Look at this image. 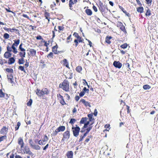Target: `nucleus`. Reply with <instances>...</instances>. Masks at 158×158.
<instances>
[{
  "label": "nucleus",
  "mask_w": 158,
  "mask_h": 158,
  "mask_svg": "<svg viewBox=\"0 0 158 158\" xmlns=\"http://www.w3.org/2000/svg\"><path fill=\"white\" fill-rule=\"evenodd\" d=\"M48 93L49 91L46 88L43 89L42 90L37 89L36 91V94L39 97H41L44 94H48Z\"/></svg>",
  "instance_id": "obj_3"
},
{
  "label": "nucleus",
  "mask_w": 158,
  "mask_h": 158,
  "mask_svg": "<svg viewBox=\"0 0 158 158\" xmlns=\"http://www.w3.org/2000/svg\"><path fill=\"white\" fill-rule=\"evenodd\" d=\"M8 29H9V30H8V32L10 31L11 32H12L14 31H15L16 32V33H18V34H19V31L18 29H17L15 28H13L12 29L8 28Z\"/></svg>",
  "instance_id": "obj_21"
},
{
  "label": "nucleus",
  "mask_w": 158,
  "mask_h": 158,
  "mask_svg": "<svg viewBox=\"0 0 158 158\" xmlns=\"http://www.w3.org/2000/svg\"><path fill=\"white\" fill-rule=\"evenodd\" d=\"M45 16L46 19H47L48 20V21L49 22L50 20L48 18V17L50 16L49 13L48 12H46L45 13Z\"/></svg>",
  "instance_id": "obj_30"
},
{
  "label": "nucleus",
  "mask_w": 158,
  "mask_h": 158,
  "mask_svg": "<svg viewBox=\"0 0 158 158\" xmlns=\"http://www.w3.org/2000/svg\"><path fill=\"white\" fill-rule=\"evenodd\" d=\"M6 71L7 72L11 73H13V70L12 69L6 68Z\"/></svg>",
  "instance_id": "obj_34"
},
{
  "label": "nucleus",
  "mask_w": 158,
  "mask_h": 158,
  "mask_svg": "<svg viewBox=\"0 0 158 158\" xmlns=\"http://www.w3.org/2000/svg\"><path fill=\"white\" fill-rule=\"evenodd\" d=\"M59 87L63 89L65 91H69V82L67 81L64 80L62 84L59 85Z\"/></svg>",
  "instance_id": "obj_2"
},
{
  "label": "nucleus",
  "mask_w": 158,
  "mask_h": 158,
  "mask_svg": "<svg viewBox=\"0 0 158 158\" xmlns=\"http://www.w3.org/2000/svg\"><path fill=\"white\" fill-rule=\"evenodd\" d=\"M14 43L16 44V46H17L20 43V40L19 39H18L17 40H14Z\"/></svg>",
  "instance_id": "obj_45"
},
{
  "label": "nucleus",
  "mask_w": 158,
  "mask_h": 158,
  "mask_svg": "<svg viewBox=\"0 0 158 158\" xmlns=\"http://www.w3.org/2000/svg\"><path fill=\"white\" fill-rule=\"evenodd\" d=\"M58 46L57 44L55 46H53L52 48V52H53L55 54H57V48Z\"/></svg>",
  "instance_id": "obj_14"
},
{
  "label": "nucleus",
  "mask_w": 158,
  "mask_h": 158,
  "mask_svg": "<svg viewBox=\"0 0 158 158\" xmlns=\"http://www.w3.org/2000/svg\"><path fill=\"white\" fill-rule=\"evenodd\" d=\"M24 152L29 155H32L33 153L30 150L29 148L28 147H25L24 148Z\"/></svg>",
  "instance_id": "obj_9"
},
{
  "label": "nucleus",
  "mask_w": 158,
  "mask_h": 158,
  "mask_svg": "<svg viewBox=\"0 0 158 158\" xmlns=\"http://www.w3.org/2000/svg\"><path fill=\"white\" fill-rule=\"evenodd\" d=\"M76 121V120L73 118H72L70 119V121L69 122V123L72 124V125H73V124Z\"/></svg>",
  "instance_id": "obj_31"
},
{
  "label": "nucleus",
  "mask_w": 158,
  "mask_h": 158,
  "mask_svg": "<svg viewBox=\"0 0 158 158\" xmlns=\"http://www.w3.org/2000/svg\"><path fill=\"white\" fill-rule=\"evenodd\" d=\"M88 119V118L86 117L82 118L80 122V124H84Z\"/></svg>",
  "instance_id": "obj_19"
},
{
  "label": "nucleus",
  "mask_w": 158,
  "mask_h": 158,
  "mask_svg": "<svg viewBox=\"0 0 158 158\" xmlns=\"http://www.w3.org/2000/svg\"><path fill=\"white\" fill-rule=\"evenodd\" d=\"M120 24H122V26L120 28V29L123 31H125V27L123 25L122 23H120Z\"/></svg>",
  "instance_id": "obj_46"
},
{
  "label": "nucleus",
  "mask_w": 158,
  "mask_h": 158,
  "mask_svg": "<svg viewBox=\"0 0 158 158\" xmlns=\"http://www.w3.org/2000/svg\"><path fill=\"white\" fill-rule=\"evenodd\" d=\"M112 38L111 36H107L106 38L105 42L107 44H110L111 43L110 40Z\"/></svg>",
  "instance_id": "obj_16"
},
{
  "label": "nucleus",
  "mask_w": 158,
  "mask_h": 158,
  "mask_svg": "<svg viewBox=\"0 0 158 158\" xmlns=\"http://www.w3.org/2000/svg\"><path fill=\"white\" fill-rule=\"evenodd\" d=\"M19 69L21 70V71L24 72V73L26 72V71L24 69V67L22 66H19Z\"/></svg>",
  "instance_id": "obj_41"
},
{
  "label": "nucleus",
  "mask_w": 158,
  "mask_h": 158,
  "mask_svg": "<svg viewBox=\"0 0 158 158\" xmlns=\"http://www.w3.org/2000/svg\"><path fill=\"white\" fill-rule=\"evenodd\" d=\"M97 114H98V111H97V110L96 109H95L94 110V115L95 116H97Z\"/></svg>",
  "instance_id": "obj_61"
},
{
  "label": "nucleus",
  "mask_w": 158,
  "mask_h": 158,
  "mask_svg": "<svg viewBox=\"0 0 158 158\" xmlns=\"http://www.w3.org/2000/svg\"><path fill=\"white\" fill-rule=\"evenodd\" d=\"M136 1L138 4L140 6H142V4L141 3L140 1L139 0H136Z\"/></svg>",
  "instance_id": "obj_63"
},
{
  "label": "nucleus",
  "mask_w": 158,
  "mask_h": 158,
  "mask_svg": "<svg viewBox=\"0 0 158 158\" xmlns=\"http://www.w3.org/2000/svg\"><path fill=\"white\" fill-rule=\"evenodd\" d=\"M119 7L120 9H121L122 10L124 13H125L128 16V15L129 14L127 13L126 10H124V9L123 7L121 6H119Z\"/></svg>",
  "instance_id": "obj_35"
},
{
  "label": "nucleus",
  "mask_w": 158,
  "mask_h": 158,
  "mask_svg": "<svg viewBox=\"0 0 158 158\" xmlns=\"http://www.w3.org/2000/svg\"><path fill=\"white\" fill-rule=\"evenodd\" d=\"M6 48L7 52H10L12 51L11 48L9 46H7Z\"/></svg>",
  "instance_id": "obj_57"
},
{
  "label": "nucleus",
  "mask_w": 158,
  "mask_h": 158,
  "mask_svg": "<svg viewBox=\"0 0 158 158\" xmlns=\"http://www.w3.org/2000/svg\"><path fill=\"white\" fill-rule=\"evenodd\" d=\"M20 125L21 123L20 122H18L17 123V126H16L15 127V130L16 131L17 130L19 129V127L20 126Z\"/></svg>",
  "instance_id": "obj_38"
},
{
  "label": "nucleus",
  "mask_w": 158,
  "mask_h": 158,
  "mask_svg": "<svg viewBox=\"0 0 158 158\" xmlns=\"http://www.w3.org/2000/svg\"><path fill=\"white\" fill-rule=\"evenodd\" d=\"M43 42L44 43V45L45 47H48V45L49 44V43H47V42L45 40Z\"/></svg>",
  "instance_id": "obj_62"
},
{
  "label": "nucleus",
  "mask_w": 158,
  "mask_h": 158,
  "mask_svg": "<svg viewBox=\"0 0 158 158\" xmlns=\"http://www.w3.org/2000/svg\"><path fill=\"white\" fill-rule=\"evenodd\" d=\"M7 78H8V77H9H9L10 78H13V76L12 74H10L9 75H7Z\"/></svg>",
  "instance_id": "obj_60"
},
{
  "label": "nucleus",
  "mask_w": 158,
  "mask_h": 158,
  "mask_svg": "<svg viewBox=\"0 0 158 158\" xmlns=\"http://www.w3.org/2000/svg\"><path fill=\"white\" fill-rule=\"evenodd\" d=\"M48 139V138L46 135H45L44 137V139L42 140H39L38 141V144L40 145H44L45 144V143L44 142L45 141H47Z\"/></svg>",
  "instance_id": "obj_6"
},
{
  "label": "nucleus",
  "mask_w": 158,
  "mask_h": 158,
  "mask_svg": "<svg viewBox=\"0 0 158 158\" xmlns=\"http://www.w3.org/2000/svg\"><path fill=\"white\" fill-rule=\"evenodd\" d=\"M75 3L73 2V0H69V6L70 7V9L71 10H73L72 5L74 4Z\"/></svg>",
  "instance_id": "obj_24"
},
{
  "label": "nucleus",
  "mask_w": 158,
  "mask_h": 158,
  "mask_svg": "<svg viewBox=\"0 0 158 158\" xmlns=\"http://www.w3.org/2000/svg\"><path fill=\"white\" fill-rule=\"evenodd\" d=\"M92 126H89L86 129V131L85 132V133L84 134V135H85V136H86V135H87V134L92 129Z\"/></svg>",
  "instance_id": "obj_23"
},
{
  "label": "nucleus",
  "mask_w": 158,
  "mask_h": 158,
  "mask_svg": "<svg viewBox=\"0 0 158 158\" xmlns=\"http://www.w3.org/2000/svg\"><path fill=\"white\" fill-rule=\"evenodd\" d=\"M73 130V134L74 136L77 137L78 135L80 130V128H75V127L73 126L72 127Z\"/></svg>",
  "instance_id": "obj_4"
},
{
  "label": "nucleus",
  "mask_w": 158,
  "mask_h": 158,
  "mask_svg": "<svg viewBox=\"0 0 158 158\" xmlns=\"http://www.w3.org/2000/svg\"><path fill=\"white\" fill-rule=\"evenodd\" d=\"M137 10L138 12H139L140 13H142L143 12V7L140 6L137 8Z\"/></svg>",
  "instance_id": "obj_25"
},
{
  "label": "nucleus",
  "mask_w": 158,
  "mask_h": 158,
  "mask_svg": "<svg viewBox=\"0 0 158 158\" xmlns=\"http://www.w3.org/2000/svg\"><path fill=\"white\" fill-rule=\"evenodd\" d=\"M11 54L10 52H6L4 55V57L6 58H8L11 56Z\"/></svg>",
  "instance_id": "obj_17"
},
{
  "label": "nucleus",
  "mask_w": 158,
  "mask_h": 158,
  "mask_svg": "<svg viewBox=\"0 0 158 158\" xmlns=\"http://www.w3.org/2000/svg\"><path fill=\"white\" fill-rule=\"evenodd\" d=\"M63 137L62 139V140H64V139H69L70 138V134L69 131L67 130L65 131L63 134Z\"/></svg>",
  "instance_id": "obj_5"
},
{
  "label": "nucleus",
  "mask_w": 158,
  "mask_h": 158,
  "mask_svg": "<svg viewBox=\"0 0 158 158\" xmlns=\"http://www.w3.org/2000/svg\"><path fill=\"white\" fill-rule=\"evenodd\" d=\"M53 53L52 52H50L47 56L48 58L51 57L53 58Z\"/></svg>",
  "instance_id": "obj_47"
},
{
  "label": "nucleus",
  "mask_w": 158,
  "mask_h": 158,
  "mask_svg": "<svg viewBox=\"0 0 158 158\" xmlns=\"http://www.w3.org/2000/svg\"><path fill=\"white\" fill-rule=\"evenodd\" d=\"M36 39L37 40H43V39L42 38V36L40 35L36 36Z\"/></svg>",
  "instance_id": "obj_55"
},
{
  "label": "nucleus",
  "mask_w": 158,
  "mask_h": 158,
  "mask_svg": "<svg viewBox=\"0 0 158 158\" xmlns=\"http://www.w3.org/2000/svg\"><path fill=\"white\" fill-rule=\"evenodd\" d=\"M60 97L62 99V100L60 101V103L62 105H64L65 104V103L63 97L60 94Z\"/></svg>",
  "instance_id": "obj_36"
},
{
  "label": "nucleus",
  "mask_w": 158,
  "mask_h": 158,
  "mask_svg": "<svg viewBox=\"0 0 158 158\" xmlns=\"http://www.w3.org/2000/svg\"><path fill=\"white\" fill-rule=\"evenodd\" d=\"M29 52H30L31 55L32 56H34L35 55L36 53V51L34 49H31L29 50Z\"/></svg>",
  "instance_id": "obj_20"
},
{
  "label": "nucleus",
  "mask_w": 158,
  "mask_h": 158,
  "mask_svg": "<svg viewBox=\"0 0 158 158\" xmlns=\"http://www.w3.org/2000/svg\"><path fill=\"white\" fill-rule=\"evenodd\" d=\"M15 61V58L13 57H12L9 59L8 63L9 64H11L14 63Z\"/></svg>",
  "instance_id": "obj_18"
},
{
  "label": "nucleus",
  "mask_w": 158,
  "mask_h": 158,
  "mask_svg": "<svg viewBox=\"0 0 158 158\" xmlns=\"http://www.w3.org/2000/svg\"><path fill=\"white\" fill-rule=\"evenodd\" d=\"M18 144L21 145V148H22L24 146V142L22 138L20 137L18 139Z\"/></svg>",
  "instance_id": "obj_10"
},
{
  "label": "nucleus",
  "mask_w": 158,
  "mask_h": 158,
  "mask_svg": "<svg viewBox=\"0 0 158 158\" xmlns=\"http://www.w3.org/2000/svg\"><path fill=\"white\" fill-rule=\"evenodd\" d=\"M22 16L24 17L27 18V19H30L29 17L27 15H26V14H23V15H22Z\"/></svg>",
  "instance_id": "obj_64"
},
{
  "label": "nucleus",
  "mask_w": 158,
  "mask_h": 158,
  "mask_svg": "<svg viewBox=\"0 0 158 158\" xmlns=\"http://www.w3.org/2000/svg\"><path fill=\"white\" fill-rule=\"evenodd\" d=\"M10 36L7 33H5L3 35V37L5 39H8Z\"/></svg>",
  "instance_id": "obj_42"
},
{
  "label": "nucleus",
  "mask_w": 158,
  "mask_h": 158,
  "mask_svg": "<svg viewBox=\"0 0 158 158\" xmlns=\"http://www.w3.org/2000/svg\"><path fill=\"white\" fill-rule=\"evenodd\" d=\"M65 129V126H59L57 128V131L58 132H60V131H64Z\"/></svg>",
  "instance_id": "obj_13"
},
{
  "label": "nucleus",
  "mask_w": 158,
  "mask_h": 158,
  "mask_svg": "<svg viewBox=\"0 0 158 158\" xmlns=\"http://www.w3.org/2000/svg\"><path fill=\"white\" fill-rule=\"evenodd\" d=\"M5 94L4 93L2 89L0 90V97L1 98L4 97L5 96Z\"/></svg>",
  "instance_id": "obj_43"
},
{
  "label": "nucleus",
  "mask_w": 158,
  "mask_h": 158,
  "mask_svg": "<svg viewBox=\"0 0 158 158\" xmlns=\"http://www.w3.org/2000/svg\"><path fill=\"white\" fill-rule=\"evenodd\" d=\"M63 62H64V65L66 64H68L69 63L67 61V60L65 59H64Z\"/></svg>",
  "instance_id": "obj_58"
},
{
  "label": "nucleus",
  "mask_w": 158,
  "mask_h": 158,
  "mask_svg": "<svg viewBox=\"0 0 158 158\" xmlns=\"http://www.w3.org/2000/svg\"><path fill=\"white\" fill-rule=\"evenodd\" d=\"M29 143L30 145V146L32 147L34 145H35L33 142L32 141L31 139H30L29 140Z\"/></svg>",
  "instance_id": "obj_40"
},
{
  "label": "nucleus",
  "mask_w": 158,
  "mask_h": 158,
  "mask_svg": "<svg viewBox=\"0 0 158 158\" xmlns=\"http://www.w3.org/2000/svg\"><path fill=\"white\" fill-rule=\"evenodd\" d=\"M145 15L146 16H150L151 15V11L150 10L148 9L146 11Z\"/></svg>",
  "instance_id": "obj_32"
},
{
  "label": "nucleus",
  "mask_w": 158,
  "mask_h": 158,
  "mask_svg": "<svg viewBox=\"0 0 158 158\" xmlns=\"http://www.w3.org/2000/svg\"><path fill=\"white\" fill-rule=\"evenodd\" d=\"M85 94V93L83 91L81 92L79 94V96L81 97L83 96Z\"/></svg>",
  "instance_id": "obj_56"
},
{
  "label": "nucleus",
  "mask_w": 158,
  "mask_h": 158,
  "mask_svg": "<svg viewBox=\"0 0 158 158\" xmlns=\"http://www.w3.org/2000/svg\"><path fill=\"white\" fill-rule=\"evenodd\" d=\"M31 148L35 150H40V147L38 145L35 144V145H34Z\"/></svg>",
  "instance_id": "obj_27"
},
{
  "label": "nucleus",
  "mask_w": 158,
  "mask_h": 158,
  "mask_svg": "<svg viewBox=\"0 0 158 158\" xmlns=\"http://www.w3.org/2000/svg\"><path fill=\"white\" fill-rule=\"evenodd\" d=\"M80 102H81L83 103L86 106H88L89 107H91V106L89 103L87 102H86L84 99H81L80 101Z\"/></svg>",
  "instance_id": "obj_11"
},
{
  "label": "nucleus",
  "mask_w": 158,
  "mask_h": 158,
  "mask_svg": "<svg viewBox=\"0 0 158 158\" xmlns=\"http://www.w3.org/2000/svg\"><path fill=\"white\" fill-rule=\"evenodd\" d=\"M83 91H84L85 93H88L89 91V89H87L86 87H84L83 89Z\"/></svg>",
  "instance_id": "obj_52"
},
{
  "label": "nucleus",
  "mask_w": 158,
  "mask_h": 158,
  "mask_svg": "<svg viewBox=\"0 0 158 158\" xmlns=\"http://www.w3.org/2000/svg\"><path fill=\"white\" fill-rule=\"evenodd\" d=\"M11 48L13 50V52L15 53V54H16L17 53L18 51H17V49L15 48V47H14V48Z\"/></svg>",
  "instance_id": "obj_54"
},
{
  "label": "nucleus",
  "mask_w": 158,
  "mask_h": 158,
  "mask_svg": "<svg viewBox=\"0 0 158 158\" xmlns=\"http://www.w3.org/2000/svg\"><path fill=\"white\" fill-rule=\"evenodd\" d=\"M59 132H58L57 131V129L55 130V131H54L52 133V135L55 136Z\"/></svg>",
  "instance_id": "obj_48"
},
{
  "label": "nucleus",
  "mask_w": 158,
  "mask_h": 158,
  "mask_svg": "<svg viewBox=\"0 0 158 158\" xmlns=\"http://www.w3.org/2000/svg\"><path fill=\"white\" fill-rule=\"evenodd\" d=\"M146 2V3L148 5H151L152 4V0H145Z\"/></svg>",
  "instance_id": "obj_50"
},
{
  "label": "nucleus",
  "mask_w": 158,
  "mask_h": 158,
  "mask_svg": "<svg viewBox=\"0 0 158 158\" xmlns=\"http://www.w3.org/2000/svg\"><path fill=\"white\" fill-rule=\"evenodd\" d=\"M85 12L88 15L90 16L92 14V10L90 9H86L85 10Z\"/></svg>",
  "instance_id": "obj_22"
},
{
  "label": "nucleus",
  "mask_w": 158,
  "mask_h": 158,
  "mask_svg": "<svg viewBox=\"0 0 158 158\" xmlns=\"http://www.w3.org/2000/svg\"><path fill=\"white\" fill-rule=\"evenodd\" d=\"M6 138V135H4L0 137V142L2 141H3L4 139Z\"/></svg>",
  "instance_id": "obj_44"
},
{
  "label": "nucleus",
  "mask_w": 158,
  "mask_h": 158,
  "mask_svg": "<svg viewBox=\"0 0 158 158\" xmlns=\"http://www.w3.org/2000/svg\"><path fill=\"white\" fill-rule=\"evenodd\" d=\"M78 41L77 39H75L74 40V42L75 43V46L76 47H77L78 45Z\"/></svg>",
  "instance_id": "obj_59"
},
{
  "label": "nucleus",
  "mask_w": 158,
  "mask_h": 158,
  "mask_svg": "<svg viewBox=\"0 0 158 158\" xmlns=\"http://www.w3.org/2000/svg\"><path fill=\"white\" fill-rule=\"evenodd\" d=\"M82 69L81 67L80 66H77L76 69V70L78 72H80Z\"/></svg>",
  "instance_id": "obj_39"
},
{
  "label": "nucleus",
  "mask_w": 158,
  "mask_h": 158,
  "mask_svg": "<svg viewBox=\"0 0 158 158\" xmlns=\"http://www.w3.org/2000/svg\"><path fill=\"white\" fill-rule=\"evenodd\" d=\"M85 137V136L83 135V136L81 135L80 136V138L79 139V142H80L81 141H82L83 140V139Z\"/></svg>",
  "instance_id": "obj_53"
},
{
  "label": "nucleus",
  "mask_w": 158,
  "mask_h": 158,
  "mask_svg": "<svg viewBox=\"0 0 158 158\" xmlns=\"http://www.w3.org/2000/svg\"><path fill=\"white\" fill-rule=\"evenodd\" d=\"M98 5L99 10L104 17L106 16V14L108 13V11L110 13V10L108 9L107 6L105 4H103L101 1H100L98 3Z\"/></svg>",
  "instance_id": "obj_1"
},
{
  "label": "nucleus",
  "mask_w": 158,
  "mask_h": 158,
  "mask_svg": "<svg viewBox=\"0 0 158 158\" xmlns=\"http://www.w3.org/2000/svg\"><path fill=\"white\" fill-rule=\"evenodd\" d=\"M19 54L20 56L21 57V58H24V57H25V56L26 52H20L19 53Z\"/></svg>",
  "instance_id": "obj_28"
},
{
  "label": "nucleus",
  "mask_w": 158,
  "mask_h": 158,
  "mask_svg": "<svg viewBox=\"0 0 158 158\" xmlns=\"http://www.w3.org/2000/svg\"><path fill=\"white\" fill-rule=\"evenodd\" d=\"M127 46V44L126 43L124 44L121 46V47L123 48H126Z\"/></svg>",
  "instance_id": "obj_49"
},
{
  "label": "nucleus",
  "mask_w": 158,
  "mask_h": 158,
  "mask_svg": "<svg viewBox=\"0 0 158 158\" xmlns=\"http://www.w3.org/2000/svg\"><path fill=\"white\" fill-rule=\"evenodd\" d=\"M25 62V60L24 58H21L20 59H19L18 63L19 64H23Z\"/></svg>",
  "instance_id": "obj_26"
},
{
  "label": "nucleus",
  "mask_w": 158,
  "mask_h": 158,
  "mask_svg": "<svg viewBox=\"0 0 158 158\" xmlns=\"http://www.w3.org/2000/svg\"><path fill=\"white\" fill-rule=\"evenodd\" d=\"M113 65L116 68L120 69L122 66V64L119 61H115L114 62Z\"/></svg>",
  "instance_id": "obj_7"
},
{
  "label": "nucleus",
  "mask_w": 158,
  "mask_h": 158,
  "mask_svg": "<svg viewBox=\"0 0 158 158\" xmlns=\"http://www.w3.org/2000/svg\"><path fill=\"white\" fill-rule=\"evenodd\" d=\"M13 78H10L9 77V78L8 77V78H7L8 80L10 82L11 84H12V85H13V84H15V83L14 82V81L13 80Z\"/></svg>",
  "instance_id": "obj_33"
},
{
  "label": "nucleus",
  "mask_w": 158,
  "mask_h": 158,
  "mask_svg": "<svg viewBox=\"0 0 158 158\" xmlns=\"http://www.w3.org/2000/svg\"><path fill=\"white\" fill-rule=\"evenodd\" d=\"M73 35L75 36V37L77 38V39L78 41L79 42H82L83 39H82V38L80 36L78 35V34L76 32H74Z\"/></svg>",
  "instance_id": "obj_8"
},
{
  "label": "nucleus",
  "mask_w": 158,
  "mask_h": 158,
  "mask_svg": "<svg viewBox=\"0 0 158 158\" xmlns=\"http://www.w3.org/2000/svg\"><path fill=\"white\" fill-rule=\"evenodd\" d=\"M32 103V100L31 99H30L29 101L27 103V106H31Z\"/></svg>",
  "instance_id": "obj_37"
},
{
  "label": "nucleus",
  "mask_w": 158,
  "mask_h": 158,
  "mask_svg": "<svg viewBox=\"0 0 158 158\" xmlns=\"http://www.w3.org/2000/svg\"><path fill=\"white\" fill-rule=\"evenodd\" d=\"M66 155L68 158H73V152L72 151H70L68 152Z\"/></svg>",
  "instance_id": "obj_15"
},
{
  "label": "nucleus",
  "mask_w": 158,
  "mask_h": 158,
  "mask_svg": "<svg viewBox=\"0 0 158 158\" xmlns=\"http://www.w3.org/2000/svg\"><path fill=\"white\" fill-rule=\"evenodd\" d=\"M143 88L145 90H148L151 88V87L148 85H143Z\"/></svg>",
  "instance_id": "obj_29"
},
{
  "label": "nucleus",
  "mask_w": 158,
  "mask_h": 158,
  "mask_svg": "<svg viewBox=\"0 0 158 158\" xmlns=\"http://www.w3.org/2000/svg\"><path fill=\"white\" fill-rule=\"evenodd\" d=\"M8 129L6 128V127L4 126L1 129L0 131V133L2 134H3L7 131Z\"/></svg>",
  "instance_id": "obj_12"
},
{
  "label": "nucleus",
  "mask_w": 158,
  "mask_h": 158,
  "mask_svg": "<svg viewBox=\"0 0 158 158\" xmlns=\"http://www.w3.org/2000/svg\"><path fill=\"white\" fill-rule=\"evenodd\" d=\"M89 124V121H87L86 123H85L84 124V128H86L87 126Z\"/></svg>",
  "instance_id": "obj_51"
}]
</instances>
